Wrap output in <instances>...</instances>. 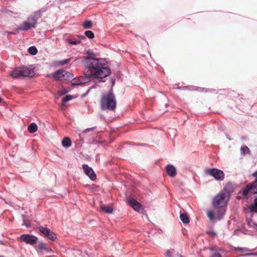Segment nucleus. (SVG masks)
Instances as JSON below:
<instances>
[{
    "instance_id": "obj_1",
    "label": "nucleus",
    "mask_w": 257,
    "mask_h": 257,
    "mask_svg": "<svg viewBox=\"0 0 257 257\" xmlns=\"http://www.w3.org/2000/svg\"><path fill=\"white\" fill-rule=\"evenodd\" d=\"M116 100L112 89L107 93L103 94L100 100V107L102 110L113 111L116 108Z\"/></svg>"
},
{
    "instance_id": "obj_2",
    "label": "nucleus",
    "mask_w": 257,
    "mask_h": 257,
    "mask_svg": "<svg viewBox=\"0 0 257 257\" xmlns=\"http://www.w3.org/2000/svg\"><path fill=\"white\" fill-rule=\"evenodd\" d=\"M230 197L229 191L224 188L214 197L212 202L213 206L216 208L225 206L227 204Z\"/></svg>"
},
{
    "instance_id": "obj_3",
    "label": "nucleus",
    "mask_w": 257,
    "mask_h": 257,
    "mask_svg": "<svg viewBox=\"0 0 257 257\" xmlns=\"http://www.w3.org/2000/svg\"><path fill=\"white\" fill-rule=\"evenodd\" d=\"M11 75L15 79L21 77H32L34 75V72L27 67H22L14 69L11 72Z\"/></svg>"
},
{
    "instance_id": "obj_4",
    "label": "nucleus",
    "mask_w": 257,
    "mask_h": 257,
    "mask_svg": "<svg viewBox=\"0 0 257 257\" xmlns=\"http://www.w3.org/2000/svg\"><path fill=\"white\" fill-rule=\"evenodd\" d=\"M105 62L98 68L95 71L87 74V79L91 80L93 76H95L98 78H103L106 77L110 73V69L109 67L105 66Z\"/></svg>"
},
{
    "instance_id": "obj_5",
    "label": "nucleus",
    "mask_w": 257,
    "mask_h": 257,
    "mask_svg": "<svg viewBox=\"0 0 257 257\" xmlns=\"http://www.w3.org/2000/svg\"><path fill=\"white\" fill-rule=\"evenodd\" d=\"M105 62L104 60L101 58H94L91 57H86L84 59L86 67L90 69L91 72L95 71Z\"/></svg>"
},
{
    "instance_id": "obj_6",
    "label": "nucleus",
    "mask_w": 257,
    "mask_h": 257,
    "mask_svg": "<svg viewBox=\"0 0 257 257\" xmlns=\"http://www.w3.org/2000/svg\"><path fill=\"white\" fill-rule=\"evenodd\" d=\"M252 176L254 178V180L247 185L242 190V195L247 196L249 192L255 194H257V170L252 174Z\"/></svg>"
},
{
    "instance_id": "obj_7",
    "label": "nucleus",
    "mask_w": 257,
    "mask_h": 257,
    "mask_svg": "<svg viewBox=\"0 0 257 257\" xmlns=\"http://www.w3.org/2000/svg\"><path fill=\"white\" fill-rule=\"evenodd\" d=\"M52 75L55 79L57 80H67L71 79L73 77L72 73L66 71L64 69H60L53 73Z\"/></svg>"
},
{
    "instance_id": "obj_8",
    "label": "nucleus",
    "mask_w": 257,
    "mask_h": 257,
    "mask_svg": "<svg viewBox=\"0 0 257 257\" xmlns=\"http://www.w3.org/2000/svg\"><path fill=\"white\" fill-rule=\"evenodd\" d=\"M205 173L212 176L215 180L222 181L224 178V173L220 170L216 168L207 169L205 170Z\"/></svg>"
},
{
    "instance_id": "obj_9",
    "label": "nucleus",
    "mask_w": 257,
    "mask_h": 257,
    "mask_svg": "<svg viewBox=\"0 0 257 257\" xmlns=\"http://www.w3.org/2000/svg\"><path fill=\"white\" fill-rule=\"evenodd\" d=\"M37 229L46 238L52 241L55 240L57 238L56 235L54 232L48 227L40 226L38 227Z\"/></svg>"
},
{
    "instance_id": "obj_10",
    "label": "nucleus",
    "mask_w": 257,
    "mask_h": 257,
    "mask_svg": "<svg viewBox=\"0 0 257 257\" xmlns=\"http://www.w3.org/2000/svg\"><path fill=\"white\" fill-rule=\"evenodd\" d=\"M20 239L25 242L26 244L33 245L37 242L38 238L33 235L23 234L20 236Z\"/></svg>"
},
{
    "instance_id": "obj_11",
    "label": "nucleus",
    "mask_w": 257,
    "mask_h": 257,
    "mask_svg": "<svg viewBox=\"0 0 257 257\" xmlns=\"http://www.w3.org/2000/svg\"><path fill=\"white\" fill-rule=\"evenodd\" d=\"M36 25V19L30 20V21L28 19L19 26L18 28V30H20L21 31H27L31 28H35Z\"/></svg>"
},
{
    "instance_id": "obj_12",
    "label": "nucleus",
    "mask_w": 257,
    "mask_h": 257,
    "mask_svg": "<svg viewBox=\"0 0 257 257\" xmlns=\"http://www.w3.org/2000/svg\"><path fill=\"white\" fill-rule=\"evenodd\" d=\"M82 169L90 180L94 181L96 179V175L91 167L85 164L82 165Z\"/></svg>"
},
{
    "instance_id": "obj_13",
    "label": "nucleus",
    "mask_w": 257,
    "mask_h": 257,
    "mask_svg": "<svg viewBox=\"0 0 257 257\" xmlns=\"http://www.w3.org/2000/svg\"><path fill=\"white\" fill-rule=\"evenodd\" d=\"M128 202L130 205L136 211L139 212H142L143 210L142 205L134 198H127Z\"/></svg>"
},
{
    "instance_id": "obj_14",
    "label": "nucleus",
    "mask_w": 257,
    "mask_h": 257,
    "mask_svg": "<svg viewBox=\"0 0 257 257\" xmlns=\"http://www.w3.org/2000/svg\"><path fill=\"white\" fill-rule=\"evenodd\" d=\"M87 74H85L84 76H81L78 78H75L73 79V80L71 81V83L72 85H80L84 84L89 81L90 80H87Z\"/></svg>"
},
{
    "instance_id": "obj_15",
    "label": "nucleus",
    "mask_w": 257,
    "mask_h": 257,
    "mask_svg": "<svg viewBox=\"0 0 257 257\" xmlns=\"http://www.w3.org/2000/svg\"><path fill=\"white\" fill-rule=\"evenodd\" d=\"M166 172L168 175L171 177L176 176L177 174V171L175 167L172 165H168L166 168Z\"/></svg>"
},
{
    "instance_id": "obj_16",
    "label": "nucleus",
    "mask_w": 257,
    "mask_h": 257,
    "mask_svg": "<svg viewBox=\"0 0 257 257\" xmlns=\"http://www.w3.org/2000/svg\"><path fill=\"white\" fill-rule=\"evenodd\" d=\"M38 247L39 249L41 251H44L47 252H50L52 251L51 248L47 247L46 244L42 241L39 242Z\"/></svg>"
},
{
    "instance_id": "obj_17",
    "label": "nucleus",
    "mask_w": 257,
    "mask_h": 257,
    "mask_svg": "<svg viewBox=\"0 0 257 257\" xmlns=\"http://www.w3.org/2000/svg\"><path fill=\"white\" fill-rule=\"evenodd\" d=\"M62 146L65 148H69L72 145V142L68 137H65L62 141Z\"/></svg>"
},
{
    "instance_id": "obj_18",
    "label": "nucleus",
    "mask_w": 257,
    "mask_h": 257,
    "mask_svg": "<svg viewBox=\"0 0 257 257\" xmlns=\"http://www.w3.org/2000/svg\"><path fill=\"white\" fill-rule=\"evenodd\" d=\"M100 209L103 212L106 213H111L113 211V208L110 206L101 205L100 206Z\"/></svg>"
},
{
    "instance_id": "obj_19",
    "label": "nucleus",
    "mask_w": 257,
    "mask_h": 257,
    "mask_svg": "<svg viewBox=\"0 0 257 257\" xmlns=\"http://www.w3.org/2000/svg\"><path fill=\"white\" fill-rule=\"evenodd\" d=\"M180 218L181 220L183 222V223L184 224H188L190 222L189 216H188L187 213H181L180 215Z\"/></svg>"
},
{
    "instance_id": "obj_20",
    "label": "nucleus",
    "mask_w": 257,
    "mask_h": 257,
    "mask_svg": "<svg viewBox=\"0 0 257 257\" xmlns=\"http://www.w3.org/2000/svg\"><path fill=\"white\" fill-rule=\"evenodd\" d=\"M38 126L35 122L31 123L28 127V130L30 133H34L37 131Z\"/></svg>"
},
{
    "instance_id": "obj_21",
    "label": "nucleus",
    "mask_w": 257,
    "mask_h": 257,
    "mask_svg": "<svg viewBox=\"0 0 257 257\" xmlns=\"http://www.w3.org/2000/svg\"><path fill=\"white\" fill-rule=\"evenodd\" d=\"M42 15V14L40 12V11L38 10L35 12L34 16L29 18L28 20L30 21V20H33L34 19H36V23L37 24L38 19L41 17Z\"/></svg>"
},
{
    "instance_id": "obj_22",
    "label": "nucleus",
    "mask_w": 257,
    "mask_h": 257,
    "mask_svg": "<svg viewBox=\"0 0 257 257\" xmlns=\"http://www.w3.org/2000/svg\"><path fill=\"white\" fill-rule=\"evenodd\" d=\"M249 210L251 212H257V198L254 200V204L249 206Z\"/></svg>"
},
{
    "instance_id": "obj_23",
    "label": "nucleus",
    "mask_w": 257,
    "mask_h": 257,
    "mask_svg": "<svg viewBox=\"0 0 257 257\" xmlns=\"http://www.w3.org/2000/svg\"><path fill=\"white\" fill-rule=\"evenodd\" d=\"M250 151L249 148L246 146H242L240 148V154L241 155H247L250 154Z\"/></svg>"
},
{
    "instance_id": "obj_24",
    "label": "nucleus",
    "mask_w": 257,
    "mask_h": 257,
    "mask_svg": "<svg viewBox=\"0 0 257 257\" xmlns=\"http://www.w3.org/2000/svg\"><path fill=\"white\" fill-rule=\"evenodd\" d=\"M28 51L32 55H35L38 52V50H37L36 47H35V46H31V47H30L28 48Z\"/></svg>"
},
{
    "instance_id": "obj_25",
    "label": "nucleus",
    "mask_w": 257,
    "mask_h": 257,
    "mask_svg": "<svg viewBox=\"0 0 257 257\" xmlns=\"http://www.w3.org/2000/svg\"><path fill=\"white\" fill-rule=\"evenodd\" d=\"M82 26L85 29H90L92 26V22L91 21H86L84 22Z\"/></svg>"
},
{
    "instance_id": "obj_26",
    "label": "nucleus",
    "mask_w": 257,
    "mask_h": 257,
    "mask_svg": "<svg viewBox=\"0 0 257 257\" xmlns=\"http://www.w3.org/2000/svg\"><path fill=\"white\" fill-rule=\"evenodd\" d=\"M70 60H71L70 58H68V59H66L64 60L58 61L56 62V64H57L58 65H64L70 62Z\"/></svg>"
},
{
    "instance_id": "obj_27",
    "label": "nucleus",
    "mask_w": 257,
    "mask_h": 257,
    "mask_svg": "<svg viewBox=\"0 0 257 257\" xmlns=\"http://www.w3.org/2000/svg\"><path fill=\"white\" fill-rule=\"evenodd\" d=\"M174 250H167L165 252V255L167 257H176V254H174Z\"/></svg>"
},
{
    "instance_id": "obj_28",
    "label": "nucleus",
    "mask_w": 257,
    "mask_h": 257,
    "mask_svg": "<svg viewBox=\"0 0 257 257\" xmlns=\"http://www.w3.org/2000/svg\"><path fill=\"white\" fill-rule=\"evenodd\" d=\"M84 34L89 39H93L94 37V35L91 31H86L85 32Z\"/></svg>"
},
{
    "instance_id": "obj_29",
    "label": "nucleus",
    "mask_w": 257,
    "mask_h": 257,
    "mask_svg": "<svg viewBox=\"0 0 257 257\" xmlns=\"http://www.w3.org/2000/svg\"><path fill=\"white\" fill-rule=\"evenodd\" d=\"M73 99V97L71 95H67L62 100V104L69 101Z\"/></svg>"
},
{
    "instance_id": "obj_30",
    "label": "nucleus",
    "mask_w": 257,
    "mask_h": 257,
    "mask_svg": "<svg viewBox=\"0 0 257 257\" xmlns=\"http://www.w3.org/2000/svg\"><path fill=\"white\" fill-rule=\"evenodd\" d=\"M69 44L75 45L80 43V41L76 39H70L68 40Z\"/></svg>"
},
{
    "instance_id": "obj_31",
    "label": "nucleus",
    "mask_w": 257,
    "mask_h": 257,
    "mask_svg": "<svg viewBox=\"0 0 257 257\" xmlns=\"http://www.w3.org/2000/svg\"><path fill=\"white\" fill-rule=\"evenodd\" d=\"M207 216L210 220H213L214 219V213L212 211H209L207 212Z\"/></svg>"
},
{
    "instance_id": "obj_32",
    "label": "nucleus",
    "mask_w": 257,
    "mask_h": 257,
    "mask_svg": "<svg viewBox=\"0 0 257 257\" xmlns=\"http://www.w3.org/2000/svg\"><path fill=\"white\" fill-rule=\"evenodd\" d=\"M19 30H18V28H17L16 30H15L14 31H11V32H10V31H6V33H8V34H10L17 35V34H18V33H19L18 31Z\"/></svg>"
},
{
    "instance_id": "obj_33",
    "label": "nucleus",
    "mask_w": 257,
    "mask_h": 257,
    "mask_svg": "<svg viewBox=\"0 0 257 257\" xmlns=\"http://www.w3.org/2000/svg\"><path fill=\"white\" fill-rule=\"evenodd\" d=\"M93 88V87H92V86H91V87H89V88L88 89V90H87V91H86L85 93H84V94H82V95H81V97L84 98V97H85V96H86L88 95V94L89 93L90 89H91V88Z\"/></svg>"
},
{
    "instance_id": "obj_34",
    "label": "nucleus",
    "mask_w": 257,
    "mask_h": 257,
    "mask_svg": "<svg viewBox=\"0 0 257 257\" xmlns=\"http://www.w3.org/2000/svg\"><path fill=\"white\" fill-rule=\"evenodd\" d=\"M95 128V127H91V128H86V130H85L84 131H83L82 133V135H83L85 133H86L87 132H90L91 131L93 130V129H94Z\"/></svg>"
},
{
    "instance_id": "obj_35",
    "label": "nucleus",
    "mask_w": 257,
    "mask_h": 257,
    "mask_svg": "<svg viewBox=\"0 0 257 257\" xmlns=\"http://www.w3.org/2000/svg\"><path fill=\"white\" fill-rule=\"evenodd\" d=\"M23 225H25L26 226L27 228H29L31 226L29 224V223H27L25 220V219H24V216H23Z\"/></svg>"
},
{
    "instance_id": "obj_36",
    "label": "nucleus",
    "mask_w": 257,
    "mask_h": 257,
    "mask_svg": "<svg viewBox=\"0 0 257 257\" xmlns=\"http://www.w3.org/2000/svg\"><path fill=\"white\" fill-rule=\"evenodd\" d=\"M198 90H199L200 91H201V92H208L209 90H208V89H206V88H202V87H199L198 89Z\"/></svg>"
},
{
    "instance_id": "obj_37",
    "label": "nucleus",
    "mask_w": 257,
    "mask_h": 257,
    "mask_svg": "<svg viewBox=\"0 0 257 257\" xmlns=\"http://www.w3.org/2000/svg\"><path fill=\"white\" fill-rule=\"evenodd\" d=\"M211 257H221V256L220 254L218 253H214L211 256Z\"/></svg>"
},
{
    "instance_id": "obj_38",
    "label": "nucleus",
    "mask_w": 257,
    "mask_h": 257,
    "mask_svg": "<svg viewBox=\"0 0 257 257\" xmlns=\"http://www.w3.org/2000/svg\"><path fill=\"white\" fill-rule=\"evenodd\" d=\"M111 86L110 89H112V87L115 84V80L114 79L111 78ZM112 90H113V89H112Z\"/></svg>"
},
{
    "instance_id": "obj_39",
    "label": "nucleus",
    "mask_w": 257,
    "mask_h": 257,
    "mask_svg": "<svg viewBox=\"0 0 257 257\" xmlns=\"http://www.w3.org/2000/svg\"><path fill=\"white\" fill-rule=\"evenodd\" d=\"M255 254H256L254 253H249L244 254L242 255L243 256H250V255H255Z\"/></svg>"
},
{
    "instance_id": "obj_40",
    "label": "nucleus",
    "mask_w": 257,
    "mask_h": 257,
    "mask_svg": "<svg viewBox=\"0 0 257 257\" xmlns=\"http://www.w3.org/2000/svg\"><path fill=\"white\" fill-rule=\"evenodd\" d=\"M40 11V12L43 14V13L45 12L46 11V9L45 8H42L40 10H39Z\"/></svg>"
},
{
    "instance_id": "obj_41",
    "label": "nucleus",
    "mask_w": 257,
    "mask_h": 257,
    "mask_svg": "<svg viewBox=\"0 0 257 257\" xmlns=\"http://www.w3.org/2000/svg\"><path fill=\"white\" fill-rule=\"evenodd\" d=\"M87 54H88L89 55H92L93 54V53L92 52H91V51L89 50L87 52Z\"/></svg>"
},
{
    "instance_id": "obj_42",
    "label": "nucleus",
    "mask_w": 257,
    "mask_h": 257,
    "mask_svg": "<svg viewBox=\"0 0 257 257\" xmlns=\"http://www.w3.org/2000/svg\"><path fill=\"white\" fill-rule=\"evenodd\" d=\"M239 231V229H236L234 231V234H237V232Z\"/></svg>"
},
{
    "instance_id": "obj_43",
    "label": "nucleus",
    "mask_w": 257,
    "mask_h": 257,
    "mask_svg": "<svg viewBox=\"0 0 257 257\" xmlns=\"http://www.w3.org/2000/svg\"><path fill=\"white\" fill-rule=\"evenodd\" d=\"M176 257H184L179 253H176Z\"/></svg>"
},
{
    "instance_id": "obj_44",
    "label": "nucleus",
    "mask_w": 257,
    "mask_h": 257,
    "mask_svg": "<svg viewBox=\"0 0 257 257\" xmlns=\"http://www.w3.org/2000/svg\"><path fill=\"white\" fill-rule=\"evenodd\" d=\"M247 223L248 225L249 226L250 225V223L251 222V220H249L248 219H247Z\"/></svg>"
},
{
    "instance_id": "obj_45",
    "label": "nucleus",
    "mask_w": 257,
    "mask_h": 257,
    "mask_svg": "<svg viewBox=\"0 0 257 257\" xmlns=\"http://www.w3.org/2000/svg\"><path fill=\"white\" fill-rule=\"evenodd\" d=\"M209 249H210V250H211V251H213V250H214V248H213V247H210V248H209Z\"/></svg>"
},
{
    "instance_id": "obj_46",
    "label": "nucleus",
    "mask_w": 257,
    "mask_h": 257,
    "mask_svg": "<svg viewBox=\"0 0 257 257\" xmlns=\"http://www.w3.org/2000/svg\"><path fill=\"white\" fill-rule=\"evenodd\" d=\"M80 38L81 39H85V37H84V36H81V37H80Z\"/></svg>"
},
{
    "instance_id": "obj_47",
    "label": "nucleus",
    "mask_w": 257,
    "mask_h": 257,
    "mask_svg": "<svg viewBox=\"0 0 257 257\" xmlns=\"http://www.w3.org/2000/svg\"><path fill=\"white\" fill-rule=\"evenodd\" d=\"M226 137L227 138V139L229 140H231V139L229 138V137H228V135H226Z\"/></svg>"
},
{
    "instance_id": "obj_48",
    "label": "nucleus",
    "mask_w": 257,
    "mask_h": 257,
    "mask_svg": "<svg viewBox=\"0 0 257 257\" xmlns=\"http://www.w3.org/2000/svg\"><path fill=\"white\" fill-rule=\"evenodd\" d=\"M66 92H67L66 91H63V92H62V94H65V93H66Z\"/></svg>"
},
{
    "instance_id": "obj_49",
    "label": "nucleus",
    "mask_w": 257,
    "mask_h": 257,
    "mask_svg": "<svg viewBox=\"0 0 257 257\" xmlns=\"http://www.w3.org/2000/svg\"><path fill=\"white\" fill-rule=\"evenodd\" d=\"M66 92H67L66 91H63V92H62V94H65V93H66Z\"/></svg>"
},
{
    "instance_id": "obj_50",
    "label": "nucleus",
    "mask_w": 257,
    "mask_h": 257,
    "mask_svg": "<svg viewBox=\"0 0 257 257\" xmlns=\"http://www.w3.org/2000/svg\"><path fill=\"white\" fill-rule=\"evenodd\" d=\"M2 101V99L1 98V97H0V102Z\"/></svg>"
},
{
    "instance_id": "obj_51",
    "label": "nucleus",
    "mask_w": 257,
    "mask_h": 257,
    "mask_svg": "<svg viewBox=\"0 0 257 257\" xmlns=\"http://www.w3.org/2000/svg\"><path fill=\"white\" fill-rule=\"evenodd\" d=\"M212 234L215 235V234H216V233H215V232H212Z\"/></svg>"
}]
</instances>
